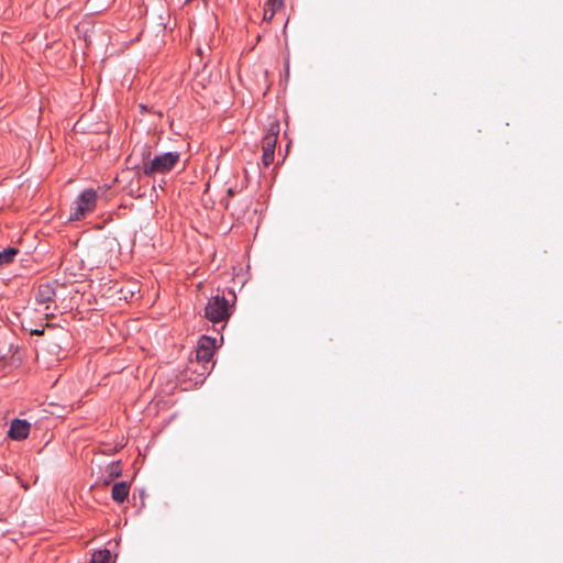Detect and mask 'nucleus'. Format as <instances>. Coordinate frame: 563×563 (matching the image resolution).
Wrapping results in <instances>:
<instances>
[{
  "instance_id": "f257e3e1",
  "label": "nucleus",
  "mask_w": 563,
  "mask_h": 563,
  "mask_svg": "<svg viewBox=\"0 0 563 563\" xmlns=\"http://www.w3.org/2000/svg\"><path fill=\"white\" fill-rule=\"evenodd\" d=\"M180 154L176 151L165 152L152 159H143L142 170L146 176L170 172L178 163Z\"/></svg>"
},
{
  "instance_id": "f03ea898",
  "label": "nucleus",
  "mask_w": 563,
  "mask_h": 563,
  "mask_svg": "<svg viewBox=\"0 0 563 563\" xmlns=\"http://www.w3.org/2000/svg\"><path fill=\"white\" fill-rule=\"evenodd\" d=\"M230 314L229 300L224 296L211 297L205 308V317L213 323L227 321Z\"/></svg>"
},
{
  "instance_id": "7ed1b4c3",
  "label": "nucleus",
  "mask_w": 563,
  "mask_h": 563,
  "mask_svg": "<svg viewBox=\"0 0 563 563\" xmlns=\"http://www.w3.org/2000/svg\"><path fill=\"white\" fill-rule=\"evenodd\" d=\"M98 194L95 189H85L74 201L69 220H80L87 211L96 207Z\"/></svg>"
},
{
  "instance_id": "20e7f679",
  "label": "nucleus",
  "mask_w": 563,
  "mask_h": 563,
  "mask_svg": "<svg viewBox=\"0 0 563 563\" xmlns=\"http://www.w3.org/2000/svg\"><path fill=\"white\" fill-rule=\"evenodd\" d=\"M216 347L217 340L214 338L202 335L197 343L196 360L199 363H209L212 360Z\"/></svg>"
},
{
  "instance_id": "39448f33",
  "label": "nucleus",
  "mask_w": 563,
  "mask_h": 563,
  "mask_svg": "<svg viewBox=\"0 0 563 563\" xmlns=\"http://www.w3.org/2000/svg\"><path fill=\"white\" fill-rule=\"evenodd\" d=\"M277 135L278 132H272L263 137L262 162L265 166H269L274 161Z\"/></svg>"
},
{
  "instance_id": "423d86ee",
  "label": "nucleus",
  "mask_w": 563,
  "mask_h": 563,
  "mask_svg": "<svg viewBox=\"0 0 563 563\" xmlns=\"http://www.w3.org/2000/svg\"><path fill=\"white\" fill-rule=\"evenodd\" d=\"M31 423L22 419H13L9 429V437L13 440H24L29 437Z\"/></svg>"
},
{
  "instance_id": "0eeeda50",
  "label": "nucleus",
  "mask_w": 563,
  "mask_h": 563,
  "mask_svg": "<svg viewBox=\"0 0 563 563\" xmlns=\"http://www.w3.org/2000/svg\"><path fill=\"white\" fill-rule=\"evenodd\" d=\"M55 296L56 290L52 284H42L35 292V301L38 305H46V309H48V303L54 300Z\"/></svg>"
},
{
  "instance_id": "6e6552de",
  "label": "nucleus",
  "mask_w": 563,
  "mask_h": 563,
  "mask_svg": "<svg viewBox=\"0 0 563 563\" xmlns=\"http://www.w3.org/2000/svg\"><path fill=\"white\" fill-rule=\"evenodd\" d=\"M129 492H130L129 483L124 482V481L119 482L112 486L111 497L117 503H123L128 498Z\"/></svg>"
},
{
  "instance_id": "1a4fd4ad",
  "label": "nucleus",
  "mask_w": 563,
  "mask_h": 563,
  "mask_svg": "<svg viewBox=\"0 0 563 563\" xmlns=\"http://www.w3.org/2000/svg\"><path fill=\"white\" fill-rule=\"evenodd\" d=\"M121 476V467L119 462H112L107 466L106 474L102 476L103 484L108 485L115 478Z\"/></svg>"
},
{
  "instance_id": "9d476101",
  "label": "nucleus",
  "mask_w": 563,
  "mask_h": 563,
  "mask_svg": "<svg viewBox=\"0 0 563 563\" xmlns=\"http://www.w3.org/2000/svg\"><path fill=\"white\" fill-rule=\"evenodd\" d=\"M113 556L110 550L103 549L96 551L90 560V563H113Z\"/></svg>"
},
{
  "instance_id": "9b49d317",
  "label": "nucleus",
  "mask_w": 563,
  "mask_h": 563,
  "mask_svg": "<svg viewBox=\"0 0 563 563\" xmlns=\"http://www.w3.org/2000/svg\"><path fill=\"white\" fill-rule=\"evenodd\" d=\"M19 250L12 246H9L2 251H0V266L10 264L14 261Z\"/></svg>"
},
{
  "instance_id": "f8f14e48",
  "label": "nucleus",
  "mask_w": 563,
  "mask_h": 563,
  "mask_svg": "<svg viewBox=\"0 0 563 563\" xmlns=\"http://www.w3.org/2000/svg\"><path fill=\"white\" fill-rule=\"evenodd\" d=\"M284 0H268L271 7L279 8L283 5Z\"/></svg>"
},
{
  "instance_id": "ddd939ff",
  "label": "nucleus",
  "mask_w": 563,
  "mask_h": 563,
  "mask_svg": "<svg viewBox=\"0 0 563 563\" xmlns=\"http://www.w3.org/2000/svg\"><path fill=\"white\" fill-rule=\"evenodd\" d=\"M31 333L34 335H42L44 333V328L32 329Z\"/></svg>"
},
{
  "instance_id": "4468645a",
  "label": "nucleus",
  "mask_w": 563,
  "mask_h": 563,
  "mask_svg": "<svg viewBox=\"0 0 563 563\" xmlns=\"http://www.w3.org/2000/svg\"><path fill=\"white\" fill-rule=\"evenodd\" d=\"M275 9H276L275 7H272V8H271V13H267V11H265V15H264V18H265V19H272V18H273V15H274V13H275Z\"/></svg>"
}]
</instances>
